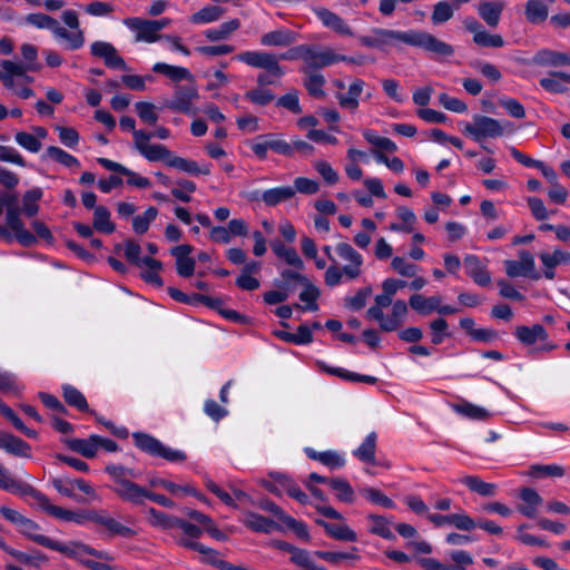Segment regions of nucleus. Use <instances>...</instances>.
<instances>
[{"instance_id": "obj_15", "label": "nucleus", "mask_w": 570, "mask_h": 570, "mask_svg": "<svg viewBox=\"0 0 570 570\" xmlns=\"http://www.w3.org/2000/svg\"><path fill=\"white\" fill-rule=\"evenodd\" d=\"M519 261L507 259L504 261L505 273L509 277H529L531 279H539L540 274L535 271V262L533 255L528 250H520L518 253Z\"/></svg>"}, {"instance_id": "obj_29", "label": "nucleus", "mask_w": 570, "mask_h": 570, "mask_svg": "<svg viewBox=\"0 0 570 570\" xmlns=\"http://www.w3.org/2000/svg\"><path fill=\"white\" fill-rule=\"evenodd\" d=\"M198 97V92L194 87H177L173 100L168 107L174 111L189 112L191 109L193 100Z\"/></svg>"}, {"instance_id": "obj_64", "label": "nucleus", "mask_w": 570, "mask_h": 570, "mask_svg": "<svg viewBox=\"0 0 570 570\" xmlns=\"http://www.w3.org/2000/svg\"><path fill=\"white\" fill-rule=\"evenodd\" d=\"M196 190V184L188 179H178L176 187L171 189V195L184 203L190 202V195Z\"/></svg>"}, {"instance_id": "obj_60", "label": "nucleus", "mask_w": 570, "mask_h": 570, "mask_svg": "<svg viewBox=\"0 0 570 570\" xmlns=\"http://www.w3.org/2000/svg\"><path fill=\"white\" fill-rule=\"evenodd\" d=\"M135 109H136V112H137L139 119L144 124L155 125L159 119L158 109L151 102L138 101L135 105Z\"/></svg>"}, {"instance_id": "obj_5", "label": "nucleus", "mask_w": 570, "mask_h": 570, "mask_svg": "<svg viewBox=\"0 0 570 570\" xmlns=\"http://www.w3.org/2000/svg\"><path fill=\"white\" fill-rule=\"evenodd\" d=\"M1 209L7 208V226L0 225V238L10 244L16 238L22 246H32L37 243L36 236L24 228L20 219V209L16 206L17 196L10 193L0 195Z\"/></svg>"}, {"instance_id": "obj_43", "label": "nucleus", "mask_w": 570, "mask_h": 570, "mask_svg": "<svg viewBox=\"0 0 570 570\" xmlns=\"http://www.w3.org/2000/svg\"><path fill=\"white\" fill-rule=\"evenodd\" d=\"M153 71L156 73H161L166 76L174 82H179L181 80H189L193 78V75L187 68L179 66H171L165 62H156L153 66Z\"/></svg>"}, {"instance_id": "obj_56", "label": "nucleus", "mask_w": 570, "mask_h": 570, "mask_svg": "<svg viewBox=\"0 0 570 570\" xmlns=\"http://www.w3.org/2000/svg\"><path fill=\"white\" fill-rule=\"evenodd\" d=\"M392 298V296L384 292L376 295L374 298L375 304L366 311V317L376 322L383 321V308L389 307L394 303Z\"/></svg>"}, {"instance_id": "obj_13", "label": "nucleus", "mask_w": 570, "mask_h": 570, "mask_svg": "<svg viewBox=\"0 0 570 570\" xmlns=\"http://www.w3.org/2000/svg\"><path fill=\"white\" fill-rule=\"evenodd\" d=\"M0 67V80L9 90L16 88V78L21 79L26 83H31L33 77L28 76V72L39 70L38 65H23L12 60H1Z\"/></svg>"}, {"instance_id": "obj_4", "label": "nucleus", "mask_w": 570, "mask_h": 570, "mask_svg": "<svg viewBox=\"0 0 570 570\" xmlns=\"http://www.w3.org/2000/svg\"><path fill=\"white\" fill-rule=\"evenodd\" d=\"M323 252L333 262L328 266L324 274V282L328 287H335L343 282V278L347 281H354L362 275V266L364 263L363 256L354 249L347 243H340L336 245L337 255L345 262H348L345 266L340 268L336 264L335 258L332 255V247L330 245L323 246Z\"/></svg>"}, {"instance_id": "obj_28", "label": "nucleus", "mask_w": 570, "mask_h": 570, "mask_svg": "<svg viewBox=\"0 0 570 570\" xmlns=\"http://www.w3.org/2000/svg\"><path fill=\"white\" fill-rule=\"evenodd\" d=\"M532 61L540 67L570 66V55L550 49H541L533 56Z\"/></svg>"}, {"instance_id": "obj_17", "label": "nucleus", "mask_w": 570, "mask_h": 570, "mask_svg": "<svg viewBox=\"0 0 570 570\" xmlns=\"http://www.w3.org/2000/svg\"><path fill=\"white\" fill-rule=\"evenodd\" d=\"M313 12L323 27L332 30L337 36L354 37V31L351 26L337 13L323 7L315 8Z\"/></svg>"}, {"instance_id": "obj_10", "label": "nucleus", "mask_w": 570, "mask_h": 570, "mask_svg": "<svg viewBox=\"0 0 570 570\" xmlns=\"http://www.w3.org/2000/svg\"><path fill=\"white\" fill-rule=\"evenodd\" d=\"M505 125L508 126L510 122H502L488 116L475 115L472 122H464L462 131L476 142H482L485 138H498L503 136Z\"/></svg>"}, {"instance_id": "obj_52", "label": "nucleus", "mask_w": 570, "mask_h": 570, "mask_svg": "<svg viewBox=\"0 0 570 570\" xmlns=\"http://www.w3.org/2000/svg\"><path fill=\"white\" fill-rule=\"evenodd\" d=\"M46 157L67 168L80 167V161L75 156L61 149L60 147L49 146L46 149Z\"/></svg>"}, {"instance_id": "obj_3", "label": "nucleus", "mask_w": 570, "mask_h": 570, "mask_svg": "<svg viewBox=\"0 0 570 570\" xmlns=\"http://www.w3.org/2000/svg\"><path fill=\"white\" fill-rule=\"evenodd\" d=\"M153 135L139 129L135 131V148L148 161H163L171 168H176L190 175H209L210 165L198 166L194 160L174 155L166 146L160 144H149Z\"/></svg>"}, {"instance_id": "obj_21", "label": "nucleus", "mask_w": 570, "mask_h": 570, "mask_svg": "<svg viewBox=\"0 0 570 570\" xmlns=\"http://www.w3.org/2000/svg\"><path fill=\"white\" fill-rule=\"evenodd\" d=\"M504 8L505 3L501 0H484L478 3L476 12L487 26L497 28Z\"/></svg>"}, {"instance_id": "obj_1", "label": "nucleus", "mask_w": 570, "mask_h": 570, "mask_svg": "<svg viewBox=\"0 0 570 570\" xmlns=\"http://www.w3.org/2000/svg\"><path fill=\"white\" fill-rule=\"evenodd\" d=\"M397 42L422 48L436 57H450L454 53V48L451 45L423 30L399 31L374 28L372 35L360 38L362 46L380 50L396 46Z\"/></svg>"}, {"instance_id": "obj_14", "label": "nucleus", "mask_w": 570, "mask_h": 570, "mask_svg": "<svg viewBox=\"0 0 570 570\" xmlns=\"http://www.w3.org/2000/svg\"><path fill=\"white\" fill-rule=\"evenodd\" d=\"M0 489L9 491L13 494L29 495L33 500L35 504L42 511L46 510L47 504L50 501L46 494L36 490L30 484L17 481L11 478L9 472L4 475V478H0Z\"/></svg>"}, {"instance_id": "obj_32", "label": "nucleus", "mask_w": 570, "mask_h": 570, "mask_svg": "<svg viewBox=\"0 0 570 570\" xmlns=\"http://www.w3.org/2000/svg\"><path fill=\"white\" fill-rule=\"evenodd\" d=\"M365 82L362 79H354L345 94L338 96L340 106L344 109L355 111L360 106V97L363 92Z\"/></svg>"}, {"instance_id": "obj_20", "label": "nucleus", "mask_w": 570, "mask_h": 570, "mask_svg": "<svg viewBox=\"0 0 570 570\" xmlns=\"http://www.w3.org/2000/svg\"><path fill=\"white\" fill-rule=\"evenodd\" d=\"M298 39V35L286 27L268 31L262 35L259 42L264 47H289Z\"/></svg>"}, {"instance_id": "obj_45", "label": "nucleus", "mask_w": 570, "mask_h": 570, "mask_svg": "<svg viewBox=\"0 0 570 570\" xmlns=\"http://www.w3.org/2000/svg\"><path fill=\"white\" fill-rule=\"evenodd\" d=\"M454 411L470 420L487 421L491 417V412L482 406L463 401L453 406Z\"/></svg>"}, {"instance_id": "obj_49", "label": "nucleus", "mask_w": 570, "mask_h": 570, "mask_svg": "<svg viewBox=\"0 0 570 570\" xmlns=\"http://www.w3.org/2000/svg\"><path fill=\"white\" fill-rule=\"evenodd\" d=\"M62 396L68 405L76 407L78 411H90L85 395L75 386L70 384L62 385Z\"/></svg>"}, {"instance_id": "obj_63", "label": "nucleus", "mask_w": 570, "mask_h": 570, "mask_svg": "<svg viewBox=\"0 0 570 570\" xmlns=\"http://www.w3.org/2000/svg\"><path fill=\"white\" fill-rule=\"evenodd\" d=\"M564 469L563 466L559 464H535L530 468L529 474L533 478H546V476H552V478H562L564 475Z\"/></svg>"}, {"instance_id": "obj_8", "label": "nucleus", "mask_w": 570, "mask_h": 570, "mask_svg": "<svg viewBox=\"0 0 570 570\" xmlns=\"http://www.w3.org/2000/svg\"><path fill=\"white\" fill-rule=\"evenodd\" d=\"M62 22L69 28L62 27L59 22L52 31L56 40L62 41L68 50H78L83 47L85 32L80 28L79 14L73 9H67L61 13Z\"/></svg>"}, {"instance_id": "obj_7", "label": "nucleus", "mask_w": 570, "mask_h": 570, "mask_svg": "<svg viewBox=\"0 0 570 570\" xmlns=\"http://www.w3.org/2000/svg\"><path fill=\"white\" fill-rule=\"evenodd\" d=\"M340 62L361 63L354 57L338 53L331 47L305 43L303 72L318 71Z\"/></svg>"}, {"instance_id": "obj_48", "label": "nucleus", "mask_w": 570, "mask_h": 570, "mask_svg": "<svg viewBox=\"0 0 570 570\" xmlns=\"http://www.w3.org/2000/svg\"><path fill=\"white\" fill-rule=\"evenodd\" d=\"M328 487L334 491L337 500L345 503H353L355 493L347 480L342 478H333L328 480Z\"/></svg>"}, {"instance_id": "obj_33", "label": "nucleus", "mask_w": 570, "mask_h": 570, "mask_svg": "<svg viewBox=\"0 0 570 570\" xmlns=\"http://www.w3.org/2000/svg\"><path fill=\"white\" fill-rule=\"evenodd\" d=\"M66 444L73 452L88 459L95 458L98 453L97 434H91L87 439H69L66 440Z\"/></svg>"}, {"instance_id": "obj_39", "label": "nucleus", "mask_w": 570, "mask_h": 570, "mask_svg": "<svg viewBox=\"0 0 570 570\" xmlns=\"http://www.w3.org/2000/svg\"><path fill=\"white\" fill-rule=\"evenodd\" d=\"M317 523L324 528L327 535L335 540L346 542H355L357 540L356 532L347 524H334L323 520H318Z\"/></svg>"}, {"instance_id": "obj_53", "label": "nucleus", "mask_w": 570, "mask_h": 570, "mask_svg": "<svg viewBox=\"0 0 570 570\" xmlns=\"http://www.w3.org/2000/svg\"><path fill=\"white\" fill-rule=\"evenodd\" d=\"M306 78L304 86L308 94L315 98H323L325 96L324 85L326 82L324 76L317 71L304 72Z\"/></svg>"}, {"instance_id": "obj_61", "label": "nucleus", "mask_w": 570, "mask_h": 570, "mask_svg": "<svg viewBox=\"0 0 570 570\" xmlns=\"http://www.w3.org/2000/svg\"><path fill=\"white\" fill-rule=\"evenodd\" d=\"M149 522L153 527H157L160 529H173L176 527V517H170L155 508H149L147 510Z\"/></svg>"}, {"instance_id": "obj_34", "label": "nucleus", "mask_w": 570, "mask_h": 570, "mask_svg": "<svg viewBox=\"0 0 570 570\" xmlns=\"http://www.w3.org/2000/svg\"><path fill=\"white\" fill-rule=\"evenodd\" d=\"M442 302L441 296L434 295L425 297L421 294H414L410 296V307L421 315H429L433 312L438 313L439 303Z\"/></svg>"}, {"instance_id": "obj_30", "label": "nucleus", "mask_w": 570, "mask_h": 570, "mask_svg": "<svg viewBox=\"0 0 570 570\" xmlns=\"http://www.w3.org/2000/svg\"><path fill=\"white\" fill-rule=\"evenodd\" d=\"M305 452L309 459L318 461L331 470L341 469L346 463L344 455L335 450L317 452L313 449H306Z\"/></svg>"}, {"instance_id": "obj_55", "label": "nucleus", "mask_w": 570, "mask_h": 570, "mask_svg": "<svg viewBox=\"0 0 570 570\" xmlns=\"http://www.w3.org/2000/svg\"><path fill=\"white\" fill-rule=\"evenodd\" d=\"M23 21L26 24L32 26L40 30H49L51 32L58 23L56 18L42 12L29 13L24 17Z\"/></svg>"}, {"instance_id": "obj_46", "label": "nucleus", "mask_w": 570, "mask_h": 570, "mask_svg": "<svg viewBox=\"0 0 570 570\" xmlns=\"http://www.w3.org/2000/svg\"><path fill=\"white\" fill-rule=\"evenodd\" d=\"M366 520L368 521V531L372 534L379 535L386 540L394 539V534L391 530V521L386 518L377 514H368L366 517Z\"/></svg>"}, {"instance_id": "obj_22", "label": "nucleus", "mask_w": 570, "mask_h": 570, "mask_svg": "<svg viewBox=\"0 0 570 570\" xmlns=\"http://www.w3.org/2000/svg\"><path fill=\"white\" fill-rule=\"evenodd\" d=\"M539 258L544 267L543 275L547 279L554 278L557 266L570 264V253L561 248H556L552 253L542 252Z\"/></svg>"}, {"instance_id": "obj_38", "label": "nucleus", "mask_w": 570, "mask_h": 570, "mask_svg": "<svg viewBox=\"0 0 570 570\" xmlns=\"http://www.w3.org/2000/svg\"><path fill=\"white\" fill-rule=\"evenodd\" d=\"M7 553L13 557L18 562L36 569L42 568L49 561L48 557L40 551H31L27 553L10 547Z\"/></svg>"}, {"instance_id": "obj_31", "label": "nucleus", "mask_w": 570, "mask_h": 570, "mask_svg": "<svg viewBox=\"0 0 570 570\" xmlns=\"http://www.w3.org/2000/svg\"><path fill=\"white\" fill-rule=\"evenodd\" d=\"M407 314V305L404 301L397 299L392 304V315L383 316V321L379 322L380 328L384 332H393L399 328Z\"/></svg>"}, {"instance_id": "obj_54", "label": "nucleus", "mask_w": 570, "mask_h": 570, "mask_svg": "<svg viewBox=\"0 0 570 570\" xmlns=\"http://www.w3.org/2000/svg\"><path fill=\"white\" fill-rule=\"evenodd\" d=\"M314 557H316L315 552L312 553L305 549L297 548L293 556H291V562L304 570H326L314 561Z\"/></svg>"}, {"instance_id": "obj_41", "label": "nucleus", "mask_w": 570, "mask_h": 570, "mask_svg": "<svg viewBox=\"0 0 570 570\" xmlns=\"http://www.w3.org/2000/svg\"><path fill=\"white\" fill-rule=\"evenodd\" d=\"M527 20L532 24H539L547 20L549 8L544 0H528L524 6Z\"/></svg>"}, {"instance_id": "obj_16", "label": "nucleus", "mask_w": 570, "mask_h": 570, "mask_svg": "<svg viewBox=\"0 0 570 570\" xmlns=\"http://www.w3.org/2000/svg\"><path fill=\"white\" fill-rule=\"evenodd\" d=\"M124 24L135 32L137 42L154 43L163 39V35L158 33L153 20L131 17L124 19Z\"/></svg>"}, {"instance_id": "obj_59", "label": "nucleus", "mask_w": 570, "mask_h": 570, "mask_svg": "<svg viewBox=\"0 0 570 570\" xmlns=\"http://www.w3.org/2000/svg\"><path fill=\"white\" fill-rule=\"evenodd\" d=\"M158 210L155 207H149L142 215H137L132 218V229L136 234L142 235L148 229L150 224L156 219Z\"/></svg>"}, {"instance_id": "obj_62", "label": "nucleus", "mask_w": 570, "mask_h": 570, "mask_svg": "<svg viewBox=\"0 0 570 570\" xmlns=\"http://www.w3.org/2000/svg\"><path fill=\"white\" fill-rule=\"evenodd\" d=\"M278 483L284 489V491L298 501L301 504H307L309 502L308 497L306 493H304L299 487L289 478L283 475L278 478Z\"/></svg>"}, {"instance_id": "obj_27", "label": "nucleus", "mask_w": 570, "mask_h": 570, "mask_svg": "<svg viewBox=\"0 0 570 570\" xmlns=\"http://www.w3.org/2000/svg\"><path fill=\"white\" fill-rule=\"evenodd\" d=\"M0 449L14 456H31V446L22 439L7 432H0Z\"/></svg>"}, {"instance_id": "obj_12", "label": "nucleus", "mask_w": 570, "mask_h": 570, "mask_svg": "<svg viewBox=\"0 0 570 570\" xmlns=\"http://www.w3.org/2000/svg\"><path fill=\"white\" fill-rule=\"evenodd\" d=\"M40 524L26 517L19 527L18 532L30 541L47 549L60 552L62 554H75V551H71L67 548V542H60L48 535H45L40 532Z\"/></svg>"}, {"instance_id": "obj_47", "label": "nucleus", "mask_w": 570, "mask_h": 570, "mask_svg": "<svg viewBox=\"0 0 570 570\" xmlns=\"http://www.w3.org/2000/svg\"><path fill=\"white\" fill-rule=\"evenodd\" d=\"M272 249L274 254L277 257L284 259L287 265L296 267L298 269L304 268V262L302 261L295 248L286 247L281 242H274L272 244Z\"/></svg>"}, {"instance_id": "obj_58", "label": "nucleus", "mask_w": 570, "mask_h": 570, "mask_svg": "<svg viewBox=\"0 0 570 570\" xmlns=\"http://www.w3.org/2000/svg\"><path fill=\"white\" fill-rule=\"evenodd\" d=\"M42 197V190L40 188H32L23 195L22 198V212L28 217H33L38 214L39 205L38 202Z\"/></svg>"}, {"instance_id": "obj_42", "label": "nucleus", "mask_w": 570, "mask_h": 570, "mask_svg": "<svg viewBox=\"0 0 570 570\" xmlns=\"http://www.w3.org/2000/svg\"><path fill=\"white\" fill-rule=\"evenodd\" d=\"M239 28L240 21L235 18L223 22L216 28L205 30L204 35L209 41H222L228 39Z\"/></svg>"}, {"instance_id": "obj_6", "label": "nucleus", "mask_w": 570, "mask_h": 570, "mask_svg": "<svg viewBox=\"0 0 570 570\" xmlns=\"http://www.w3.org/2000/svg\"><path fill=\"white\" fill-rule=\"evenodd\" d=\"M238 61L253 67L261 68L267 73H259L257 76V83L261 87L273 85L274 79H279L284 76V68L278 62L277 56L267 51H244L235 57Z\"/></svg>"}, {"instance_id": "obj_25", "label": "nucleus", "mask_w": 570, "mask_h": 570, "mask_svg": "<svg viewBox=\"0 0 570 570\" xmlns=\"http://www.w3.org/2000/svg\"><path fill=\"white\" fill-rule=\"evenodd\" d=\"M92 522L102 525L112 535H119L122 538H131L135 535V531L120 523L104 510H95Z\"/></svg>"}, {"instance_id": "obj_11", "label": "nucleus", "mask_w": 570, "mask_h": 570, "mask_svg": "<svg viewBox=\"0 0 570 570\" xmlns=\"http://www.w3.org/2000/svg\"><path fill=\"white\" fill-rule=\"evenodd\" d=\"M132 438L138 449L153 456H159L169 462H184L187 458L185 452L166 446L149 434L134 433Z\"/></svg>"}, {"instance_id": "obj_57", "label": "nucleus", "mask_w": 570, "mask_h": 570, "mask_svg": "<svg viewBox=\"0 0 570 570\" xmlns=\"http://www.w3.org/2000/svg\"><path fill=\"white\" fill-rule=\"evenodd\" d=\"M304 289L299 294V299L305 303V306L302 307L304 311H312L315 312L318 309V305L316 301L318 299L321 292L320 289L314 286L309 279H307V283H304Z\"/></svg>"}, {"instance_id": "obj_51", "label": "nucleus", "mask_w": 570, "mask_h": 570, "mask_svg": "<svg viewBox=\"0 0 570 570\" xmlns=\"http://www.w3.org/2000/svg\"><path fill=\"white\" fill-rule=\"evenodd\" d=\"M92 227L105 234H112L116 229L110 220V212L105 206H97L94 210Z\"/></svg>"}, {"instance_id": "obj_9", "label": "nucleus", "mask_w": 570, "mask_h": 570, "mask_svg": "<svg viewBox=\"0 0 570 570\" xmlns=\"http://www.w3.org/2000/svg\"><path fill=\"white\" fill-rule=\"evenodd\" d=\"M67 548L75 551V554H65L66 557L79 561L91 570H114L108 563L114 557L108 552L96 550L79 541L67 542Z\"/></svg>"}, {"instance_id": "obj_2", "label": "nucleus", "mask_w": 570, "mask_h": 570, "mask_svg": "<svg viewBox=\"0 0 570 570\" xmlns=\"http://www.w3.org/2000/svg\"><path fill=\"white\" fill-rule=\"evenodd\" d=\"M106 472L115 482L112 491L124 501L132 504H142L146 499L158 503L165 508H174L175 502L163 495L150 492L146 488L132 482L131 479L138 476L137 472L119 464H110L106 466Z\"/></svg>"}, {"instance_id": "obj_44", "label": "nucleus", "mask_w": 570, "mask_h": 570, "mask_svg": "<svg viewBox=\"0 0 570 570\" xmlns=\"http://www.w3.org/2000/svg\"><path fill=\"white\" fill-rule=\"evenodd\" d=\"M139 268L141 269V277L147 283L158 287L163 286V279L159 276V272L163 269L161 262L151 257H144L142 267Z\"/></svg>"}, {"instance_id": "obj_24", "label": "nucleus", "mask_w": 570, "mask_h": 570, "mask_svg": "<svg viewBox=\"0 0 570 570\" xmlns=\"http://www.w3.org/2000/svg\"><path fill=\"white\" fill-rule=\"evenodd\" d=\"M464 269L468 276L480 286H488L491 282V275L487 266L475 255H466L463 259Z\"/></svg>"}, {"instance_id": "obj_40", "label": "nucleus", "mask_w": 570, "mask_h": 570, "mask_svg": "<svg viewBox=\"0 0 570 570\" xmlns=\"http://www.w3.org/2000/svg\"><path fill=\"white\" fill-rule=\"evenodd\" d=\"M540 86L552 94H564L568 91V87L564 82L570 83V73L568 72H552L550 77L540 79Z\"/></svg>"}, {"instance_id": "obj_36", "label": "nucleus", "mask_w": 570, "mask_h": 570, "mask_svg": "<svg viewBox=\"0 0 570 570\" xmlns=\"http://www.w3.org/2000/svg\"><path fill=\"white\" fill-rule=\"evenodd\" d=\"M459 482L465 485L470 491L482 497H494L498 491L495 483L484 482L476 475H464L459 479Z\"/></svg>"}, {"instance_id": "obj_37", "label": "nucleus", "mask_w": 570, "mask_h": 570, "mask_svg": "<svg viewBox=\"0 0 570 570\" xmlns=\"http://www.w3.org/2000/svg\"><path fill=\"white\" fill-rule=\"evenodd\" d=\"M242 522L255 532L269 533L276 529V523L274 521L250 511L244 513Z\"/></svg>"}, {"instance_id": "obj_50", "label": "nucleus", "mask_w": 570, "mask_h": 570, "mask_svg": "<svg viewBox=\"0 0 570 570\" xmlns=\"http://www.w3.org/2000/svg\"><path fill=\"white\" fill-rule=\"evenodd\" d=\"M225 13V10L218 6H207L197 12L193 13L189 18L194 24H205L219 20Z\"/></svg>"}, {"instance_id": "obj_23", "label": "nucleus", "mask_w": 570, "mask_h": 570, "mask_svg": "<svg viewBox=\"0 0 570 570\" xmlns=\"http://www.w3.org/2000/svg\"><path fill=\"white\" fill-rule=\"evenodd\" d=\"M193 249V246L187 244L178 245L170 249V254L176 259L177 273L181 277H190L195 272L196 263L189 257Z\"/></svg>"}, {"instance_id": "obj_26", "label": "nucleus", "mask_w": 570, "mask_h": 570, "mask_svg": "<svg viewBox=\"0 0 570 570\" xmlns=\"http://www.w3.org/2000/svg\"><path fill=\"white\" fill-rule=\"evenodd\" d=\"M514 336L521 344L530 346L537 342H546L549 334L542 325L534 324L532 326H517L514 330Z\"/></svg>"}, {"instance_id": "obj_18", "label": "nucleus", "mask_w": 570, "mask_h": 570, "mask_svg": "<svg viewBox=\"0 0 570 570\" xmlns=\"http://www.w3.org/2000/svg\"><path fill=\"white\" fill-rule=\"evenodd\" d=\"M295 197V189L292 186H277L266 189L262 193L252 194V200H262L267 207H276L277 205L291 200Z\"/></svg>"}, {"instance_id": "obj_35", "label": "nucleus", "mask_w": 570, "mask_h": 570, "mask_svg": "<svg viewBox=\"0 0 570 570\" xmlns=\"http://www.w3.org/2000/svg\"><path fill=\"white\" fill-rule=\"evenodd\" d=\"M376 440L375 432L368 433L360 446L353 451V455L363 463L375 464Z\"/></svg>"}, {"instance_id": "obj_19", "label": "nucleus", "mask_w": 570, "mask_h": 570, "mask_svg": "<svg viewBox=\"0 0 570 570\" xmlns=\"http://www.w3.org/2000/svg\"><path fill=\"white\" fill-rule=\"evenodd\" d=\"M45 512L57 519L75 522L80 525H83L87 522H92L95 514V510L72 511L55 505L50 501L47 504Z\"/></svg>"}]
</instances>
